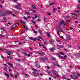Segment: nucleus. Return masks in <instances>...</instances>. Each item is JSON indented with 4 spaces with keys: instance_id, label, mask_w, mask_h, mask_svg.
Returning <instances> with one entry per match:
<instances>
[{
    "instance_id": "obj_12",
    "label": "nucleus",
    "mask_w": 80,
    "mask_h": 80,
    "mask_svg": "<svg viewBox=\"0 0 80 80\" xmlns=\"http://www.w3.org/2000/svg\"><path fill=\"white\" fill-rule=\"evenodd\" d=\"M46 34L47 35H48V37L49 38H50V33L49 32H47Z\"/></svg>"
},
{
    "instance_id": "obj_24",
    "label": "nucleus",
    "mask_w": 80,
    "mask_h": 80,
    "mask_svg": "<svg viewBox=\"0 0 80 80\" xmlns=\"http://www.w3.org/2000/svg\"><path fill=\"white\" fill-rule=\"evenodd\" d=\"M7 52H9V53L10 54H13V52L12 51H8Z\"/></svg>"
},
{
    "instance_id": "obj_36",
    "label": "nucleus",
    "mask_w": 80,
    "mask_h": 80,
    "mask_svg": "<svg viewBox=\"0 0 80 80\" xmlns=\"http://www.w3.org/2000/svg\"><path fill=\"white\" fill-rule=\"evenodd\" d=\"M8 75H10V77H12V78H13V75H12L10 73H9L8 74Z\"/></svg>"
},
{
    "instance_id": "obj_37",
    "label": "nucleus",
    "mask_w": 80,
    "mask_h": 80,
    "mask_svg": "<svg viewBox=\"0 0 80 80\" xmlns=\"http://www.w3.org/2000/svg\"><path fill=\"white\" fill-rule=\"evenodd\" d=\"M34 16L35 17V18H37V15L34 14Z\"/></svg>"
},
{
    "instance_id": "obj_14",
    "label": "nucleus",
    "mask_w": 80,
    "mask_h": 80,
    "mask_svg": "<svg viewBox=\"0 0 80 80\" xmlns=\"http://www.w3.org/2000/svg\"><path fill=\"white\" fill-rule=\"evenodd\" d=\"M15 60L16 61H18V62H22V60L20 59L16 58Z\"/></svg>"
},
{
    "instance_id": "obj_16",
    "label": "nucleus",
    "mask_w": 80,
    "mask_h": 80,
    "mask_svg": "<svg viewBox=\"0 0 80 80\" xmlns=\"http://www.w3.org/2000/svg\"><path fill=\"white\" fill-rule=\"evenodd\" d=\"M45 54V52H41L39 53V55H44Z\"/></svg>"
},
{
    "instance_id": "obj_17",
    "label": "nucleus",
    "mask_w": 80,
    "mask_h": 80,
    "mask_svg": "<svg viewBox=\"0 0 80 80\" xmlns=\"http://www.w3.org/2000/svg\"><path fill=\"white\" fill-rule=\"evenodd\" d=\"M47 72L49 75H52V73L49 71H47Z\"/></svg>"
},
{
    "instance_id": "obj_44",
    "label": "nucleus",
    "mask_w": 80,
    "mask_h": 80,
    "mask_svg": "<svg viewBox=\"0 0 80 80\" xmlns=\"http://www.w3.org/2000/svg\"><path fill=\"white\" fill-rule=\"evenodd\" d=\"M38 38H39L40 39H41L42 38V37H41V36H39L38 37Z\"/></svg>"
},
{
    "instance_id": "obj_19",
    "label": "nucleus",
    "mask_w": 80,
    "mask_h": 80,
    "mask_svg": "<svg viewBox=\"0 0 80 80\" xmlns=\"http://www.w3.org/2000/svg\"><path fill=\"white\" fill-rule=\"evenodd\" d=\"M74 55L75 56V57H79L78 54H74Z\"/></svg>"
},
{
    "instance_id": "obj_29",
    "label": "nucleus",
    "mask_w": 80,
    "mask_h": 80,
    "mask_svg": "<svg viewBox=\"0 0 80 80\" xmlns=\"http://www.w3.org/2000/svg\"><path fill=\"white\" fill-rule=\"evenodd\" d=\"M72 15H74V16L77 17V15H76V13H75V12L72 13Z\"/></svg>"
},
{
    "instance_id": "obj_9",
    "label": "nucleus",
    "mask_w": 80,
    "mask_h": 80,
    "mask_svg": "<svg viewBox=\"0 0 80 80\" xmlns=\"http://www.w3.org/2000/svg\"><path fill=\"white\" fill-rule=\"evenodd\" d=\"M59 27V28H61V29H59V31H60V32H62V33H63V31H62V30H63V29L62 28H61V27H60V26H58Z\"/></svg>"
},
{
    "instance_id": "obj_43",
    "label": "nucleus",
    "mask_w": 80,
    "mask_h": 80,
    "mask_svg": "<svg viewBox=\"0 0 80 80\" xmlns=\"http://www.w3.org/2000/svg\"><path fill=\"white\" fill-rule=\"evenodd\" d=\"M44 23H45V22L46 21V18L45 17L44 18Z\"/></svg>"
},
{
    "instance_id": "obj_30",
    "label": "nucleus",
    "mask_w": 80,
    "mask_h": 80,
    "mask_svg": "<svg viewBox=\"0 0 80 80\" xmlns=\"http://www.w3.org/2000/svg\"><path fill=\"white\" fill-rule=\"evenodd\" d=\"M0 16H1L2 17L3 16H5V14L3 13H2L0 15Z\"/></svg>"
},
{
    "instance_id": "obj_41",
    "label": "nucleus",
    "mask_w": 80,
    "mask_h": 80,
    "mask_svg": "<svg viewBox=\"0 0 80 80\" xmlns=\"http://www.w3.org/2000/svg\"><path fill=\"white\" fill-rule=\"evenodd\" d=\"M18 75H19V74L18 73L16 75H15L14 76V77H15V78H17V77Z\"/></svg>"
},
{
    "instance_id": "obj_58",
    "label": "nucleus",
    "mask_w": 80,
    "mask_h": 80,
    "mask_svg": "<svg viewBox=\"0 0 80 80\" xmlns=\"http://www.w3.org/2000/svg\"><path fill=\"white\" fill-rule=\"evenodd\" d=\"M33 13H36V11L35 10H33Z\"/></svg>"
},
{
    "instance_id": "obj_42",
    "label": "nucleus",
    "mask_w": 80,
    "mask_h": 80,
    "mask_svg": "<svg viewBox=\"0 0 80 80\" xmlns=\"http://www.w3.org/2000/svg\"><path fill=\"white\" fill-rule=\"evenodd\" d=\"M31 22H32L33 23H34V24H35V23H36V22H35L34 21H33L31 20Z\"/></svg>"
},
{
    "instance_id": "obj_5",
    "label": "nucleus",
    "mask_w": 80,
    "mask_h": 80,
    "mask_svg": "<svg viewBox=\"0 0 80 80\" xmlns=\"http://www.w3.org/2000/svg\"><path fill=\"white\" fill-rule=\"evenodd\" d=\"M30 39L31 40H33V41H36V40H37V39L36 38H32V37H31L30 38Z\"/></svg>"
},
{
    "instance_id": "obj_3",
    "label": "nucleus",
    "mask_w": 80,
    "mask_h": 80,
    "mask_svg": "<svg viewBox=\"0 0 80 80\" xmlns=\"http://www.w3.org/2000/svg\"><path fill=\"white\" fill-rule=\"evenodd\" d=\"M40 59L41 60H42V62H46V61H47V59L46 58H40Z\"/></svg>"
},
{
    "instance_id": "obj_64",
    "label": "nucleus",
    "mask_w": 80,
    "mask_h": 80,
    "mask_svg": "<svg viewBox=\"0 0 80 80\" xmlns=\"http://www.w3.org/2000/svg\"><path fill=\"white\" fill-rule=\"evenodd\" d=\"M12 70V69H9V72H11Z\"/></svg>"
},
{
    "instance_id": "obj_48",
    "label": "nucleus",
    "mask_w": 80,
    "mask_h": 80,
    "mask_svg": "<svg viewBox=\"0 0 80 80\" xmlns=\"http://www.w3.org/2000/svg\"><path fill=\"white\" fill-rule=\"evenodd\" d=\"M56 41H57V42H61V41L58 39H57Z\"/></svg>"
},
{
    "instance_id": "obj_13",
    "label": "nucleus",
    "mask_w": 80,
    "mask_h": 80,
    "mask_svg": "<svg viewBox=\"0 0 80 80\" xmlns=\"http://www.w3.org/2000/svg\"><path fill=\"white\" fill-rule=\"evenodd\" d=\"M38 32L40 33V34H42V31L40 29H39L38 31Z\"/></svg>"
},
{
    "instance_id": "obj_2",
    "label": "nucleus",
    "mask_w": 80,
    "mask_h": 80,
    "mask_svg": "<svg viewBox=\"0 0 80 80\" xmlns=\"http://www.w3.org/2000/svg\"><path fill=\"white\" fill-rule=\"evenodd\" d=\"M58 55L59 57H60L61 58H63V59H65V57H67L66 55L63 56L60 55Z\"/></svg>"
},
{
    "instance_id": "obj_26",
    "label": "nucleus",
    "mask_w": 80,
    "mask_h": 80,
    "mask_svg": "<svg viewBox=\"0 0 80 80\" xmlns=\"http://www.w3.org/2000/svg\"><path fill=\"white\" fill-rule=\"evenodd\" d=\"M65 25H66V22H64L62 24V27H64V26H65Z\"/></svg>"
},
{
    "instance_id": "obj_25",
    "label": "nucleus",
    "mask_w": 80,
    "mask_h": 80,
    "mask_svg": "<svg viewBox=\"0 0 80 80\" xmlns=\"http://www.w3.org/2000/svg\"><path fill=\"white\" fill-rule=\"evenodd\" d=\"M49 42L51 44H53V41L51 40H50Z\"/></svg>"
},
{
    "instance_id": "obj_62",
    "label": "nucleus",
    "mask_w": 80,
    "mask_h": 80,
    "mask_svg": "<svg viewBox=\"0 0 80 80\" xmlns=\"http://www.w3.org/2000/svg\"><path fill=\"white\" fill-rule=\"evenodd\" d=\"M18 57H21V55H20V54H19L18 55Z\"/></svg>"
},
{
    "instance_id": "obj_50",
    "label": "nucleus",
    "mask_w": 80,
    "mask_h": 80,
    "mask_svg": "<svg viewBox=\"0 0 80 80\" xmlns=\"http://www.w3.org/2000/svg\"><path fill=\"white\" fill-rule=\"evenodd\" d=\"M33 71H34V72H38V71L37 70H36V69H34V70H33Z\"/></svg>"
},
{
    "instance_id": "obj_55",
    "label": "nucleus",
    "mask_w": 80,
    "mask_h": 80,
    "mask_svg": "<svg viewBox=\"0 0 80 80\" xmlns=\"http://www.w3.org/2000/svg\"><path fill=\"white\" fill-rule=\"evenodd\" d=\"M43 43L45 45H47V42H46L44 41L43 42Z\"/></svg>"
},
{
    "instance_id": "obj_34",
    "label": "nucleus",
    "mask_w": 80,
    "mask_h": 80,
    "mask_svg": "<svg viewBox=\"0 0 80 80\" xmlns=\"http://www.w3.org/2000/svg\"><path fill=\"white\" fill-rule=\"evenodd\" d=\"M0 37H5V36L3 35H2V34H0Z\"/></svg>"
},
{
    "instance_id": "obj_22",
    "label": "nucleus",
    "mask_w": 80,
    "mask_h": 80,
    "mask_svg": "<svg viewBox=\"0 0 80 80\" xmlns=\"http://www.w3.org/2000/svg\"><path fill=\"white\" fill-rule=\"evenodd\" d=\"M18 26H19V24L18 23H15V27H18Z\"/></svg>"
},
{
    "instance_id": "obj_8",
    "label": "nucleus",
    "mask_w": 80,
    "mask_h": 80,
    "mask_svg": "<svg viewBox=\"0 0 80 80\" xmlns=\"http://www.w3.org/2000/svg\"><path fill=\"white\" fill-rule=\"evenodd\" d=\"M35 67H37V68H40V66H39L37 64L35 63Z\"/></svg>"
},
{
    "instance_id": "obj_11",
    "label": "nucleus",
    "mask_w": 80,
    "mask_h": 80,
    "mask_svg": "<svg viewBox=\"0 0 80 80\" xmlns=\"http://www.w3.org/2000/svg\"><path fill=\"white\" fill-rule=\"evenodd\" d=\"M7 58H8V59H10H10H12V58H13V57H11L10 56H7Z\"/></svg>"
},
{
    "instance_id": "obj_49",
    "label": "nucleus",
    "mask_w": 80,
    "mask_h": 80,
    "mask_svg": "<svg viewBox=\"0 0 80 80\" xmlns=\"http://www.w3.org/2000/svg\"><path fill=\"white\" fill-rule=\"evenodd\" d=\"M75 78H76L78 79V76L77 75L76 76Z\"/></svg>"
},
{
    "instance_id": "obj_47",
    "label": "nucleus",
    "mask_w": 80,
    "mask_h": 80,
    "mask_svg": "<svg viewBox=\"0 0 80 80\" xmlns=\"http://www.w3.org/2000/svg\"><path fill=\"white\" fill-rule=\"evenodd\" d=\"M54 4H55V2H52L50 3V5H53Z\"/></svg>"
},
{
    "instance_id": "obj_46",
    "label": "nucleus",
    "mask_w": 80,
    "mask_h": 80,
    "mask_svg": "<svg viewBox=\"0 0 80 80\" xmlns=\"http://www.w3.org/2000/svg\"><path fill=\"white\" fill-rule=\"evenodd\" d=\"M60 54H61V55H64V53H63L62 52H60Z\"/></svg>"
},
{
    "instance_id": "obj_15",
    "label": "nucleus",
    "mask_w": 80,
    "mask_h": 80,
    "mask_svg": "<svg viewBox=\"0 0 80 80\" xmlns=\"http://www.w3.org/2000/svg\"><path fill=\"white\" fill-rule=\"evenodd\" d=\"M57 47H58V48H62L63 47V46L62 45L60 46L59 45H58L57 46Z\"/></svg>"
},
{
    "instance_id": "obj_31",
    "label": "nucleus",
    "mask_w": 80,
    "mask_h": 80,
    "mask_svg": "<svg viewBox=\"0 0 80 80\" xmlns=\"http://www.w3.org/2000/svg\"><path fill=\"white\" fill-rule=\"evenodd\" d=\"M23 18L25 20H27V18L25 16L23 17Z\"/></svg>"
},
{
    "instance_id": "obj_53",
    "label": "nucleus",
    "mask_w": 80,
    "mask_h": 80,
    "mask_svg": "<svg viewBox=\"0 0 80 80\" xmlns=\"http://www.w3.org/2000/svg\"><path fill=\"white\" fill-rule=\"evenodd\" d=\"M35 18H36L34 17H32V19H33V20H35Z\"/></svg>"
},
{
    "instance_id": "obj_61",
    "label": "nucleus",
    "mask_w": 80,
    "mask_h": 80,
    "mask_svg": "<svg viewBox=\"0 0 80 80\" xmlns=\"http://www.w3.org/2000/svg\"><path fill=\"white\" fill-rule=\"evenodd\" d=\"M40 21H41V19H38V22H40Z\"/></svg>"
},
{
    "instance_id": "obj_56",
    "label": "nucleus",
    "mask_w": 80,
    "mask_h": 80,
    "mask_svg": "<svg viewBox=\"0 0 80 80\" xmlns=\"http://www.w3.org/2000/svg\"><path fill=\"white\" fill-rule=\"evenodd\" d=\"M0 8H3V7L2 6V5H0Z\"/></svg>"
},
{
    "instance_id": "obj_23",
    "label": "nucleus",
    "mask_w": 80,
    "mask_h": 80,
    "mask_svg": "<svg viewBox=\"0 0 80 80\" xmlns=\"http://www.w3.org/2000/svg\"><path fill=\"white\" fill-rule=\"evenodd\" d=\"M5 75L6 76V77H8V78L9 77V75H8V74L7 73H5Z\"/></svg>"
},
{
    "instance_id": "obj_32",
    "label": "nucleus",
    "mask_w": 80,
    "mask_h": 80,
    "mask_svg": "<svg viewBox=\"0 0 80 80\" xmlns=\"http://www.w3.org/2000/svg\"><path fill=\"white\" fill-rule=\"evenodd\" d=\"M63 22H64V21H63V20H61V21H60V22H61V23L62 24L63 23Z\"/></svg>"
},
{
    "instance_id": "obj_33",
    "label": "nucleus",
    "mask_w": 80,
    "mask_h": 80,
    "mask_svg": "<svg viewBox=\"0 0 80 80\" xmlns=\"http://www.w3.org/2000/svg\"><path fill=\"white\" fill-rule=\"evenodd\" d=\"M70 77H71V78H72V79H73V76L72 75H71L70 76Z\"/></svg>"
},
{
    "instance_id": "obj_18",
    "label": "nucleus",
    "mask_w": 80,
    "mask_h": 80,
    "mask_svg": "<svg viewBox=\"0 0 80 80\" xmlns=\"http://www.w3.org/2000/svg\"><path fill=\"white\" fill-rule=\"evenodd\" d=\"M32 8L33 9H36V8L35 7V6L34 5H32Z\"/></svg>"
},
{
    "instance_id": "obj_21",
    "label": "nucleus",
    "mask_w": 80,
    "mask_h": 80,
    "mask_svg": "<svg viewBox=\"0 0 80 80\" xmlns=\"http://www.w3.org/2000/svg\"><path fill=\"white\" fill-rule=\"evenodd\" d=\"M59 33H60V31H57V34L58 35H59V37H60V35Z\"/></svg>"
},
{
    "instance_id": "obj_4",
    "label": "nucleus",
    "mask_w": 80,
    "mask_h": 80,
    "mask_svg": "<svg viewBox=\"0 0 80 80\" xmlns=\"http://www.w3.org/2000/svg\"><path fill=\"white\" fill-rule=\"evenodd\" d=\"M20 21L21 23H23V24H24V25H25V24H26V22L24 21H22V20H20Z\"/></svg>"
},
{
    "instance_id": "obj_59",
    "label": "nucleus",
    "mask_w": 80,
    "mask_h": 80,
    "mask_svg": "<svg viewBox=\"0 0 80 80\" xmlns=\"http://www.w3.org/2000/svg\"><path fill=\"white\" fill-rule=\"evenodd\" d=\"M77 75H78V77H80V74H79L78 73H77Z\"/></svg>"
},
{
    "instance_id": "obj_6",
    "label": "nucleus",
    "mask_w": 80,
    "mask_h": 80,
    "mask_svg": "<svg viewBox=\"0 0 80 80\" xmlns=\"http://www.w3.org/2000/svg\"><path fill=\"white\" fill-rule=\"evenodd\" d=\"M50 50L51 51H55V50H56V49L54 47H52L50 48Z\"/></svg>"
},
{
    "instance_id": "obj_35",
    "label": "nucleus",
    "mask_w": 80,
    "mask_h": 80,
    "mask_svg": "<svg viewBox=\"0 0 80 80\" xmlns=\"http://www.w3.org/2000/svg\"><path fill=\"white\" fill-rule=\"evenodd\" d=\"M52 60H54V61H55L56 60V58H52Z\"/></svg>"
},
{
    "instance_id": "obj_60",
    "label": "nucleus",
    "mask_w": 80,
    "mask_h": 80,
    "mask_svg": "<svg viewBox=\"0 0 80 80\" xmlns=\"http://www.w3.org/2000/svg\"><path fill=\"white\" fill-rule=\"evenodd\" d=\"M37 31H34V33H35V34H37Z\"/></svg>"
},
{
    "instance_id": "obj_10",
    "label": "nucleus",
    "mask_w": 80,
    "mask_h": 80,
    "mask_svg": "<svg viewBox=\"0 0 80 80\" xmlns=\"http://www.w3.org/2000/svg\"><path fill=\"white\" fill-rule=\"evenodd\" d=\"M8 64L9 65H10V66H11L12 68V67H13V64H12L10 62H8Z\"/></svg>"
},
{
    "instance_id": "obj_63",
    "label": "nucleus",
    "mask_w": 80,
    "mask_h": 80,
    "mask_svg": "<svg viewBox=\"0 0 80 80\" xmlns=\"http://www.w3.org/2000/svg\"><path fill=\"white\" fill-rule=\"evenodd\" d=\"M23 54H24V55H26V56L27 55V53L24 52Z\"/></svg>"
},
{
    "instance_id": "obj_39",
    "label": "nucleus",
    "mask_w": 80,
    "mask_h": 80,
    "mask_svg": "<svg viewBox=\"0 0 80 80\" xmlns=\"http://www.w3.org/2000/svg\"><path fill=\"white\" fill-rule=\"evenodd\" d=\"M25 13L26 15H30V13L29 12H26Z\"/></svg>"
},
{
    "instance_id": "obj_27",
    "label": "nucleus",
    "mask_w": 80,
    "mask_h": 80,
    "mask_svg": "<svg viewBox=\"0 0 80 80\" xmlns=\"http://www.w3.org/2000/svg\"><path fill=\"white\" fill-rule=\"evenodd\" d=\"M32 74L33 75H37V72H32Z\"/></svg>"
},
{
    "instance_id": "obj_45",
    "label": "nucleus",
    "mask_w": 80,
    "mask_h": 80,
    "mask_svg": "<svg viewBox=\"0 0 80 80\" xmlns=\"http://www.w3.org/2000/svg\"><path fill=\"white\" fill-rule=\"evenodd\" d=\"M60 25H62V23H61V22H60L58 24V26H60Z\"/></svg>"
},
{
    "instance_id": "obj_28",
    "label": "nucleus",
    "mask_w": 80,
    "mask_h": 80,
    "mask_svg": "<svg viewBox=\"0 0 80 80\" xmlns=\"http://www.w3.org/2000/svg\"><path fill=\"white\" fill-rule=\"evenodd\" d=\"M55 10H56V8H53V12L54 13V12H55Z\"/></svg>"
},
{
    "instance_id": "obj_57",
    "label": "nucleus",
    "mask_w": 80,
    "mask_h": 80,
    "mask_svg": "<svg viewBox=\"0 0 80 80\" xmlns=\"http://www.w3.org/2000/svg\"><path fill=\"white\" fill-rule=\"evenodd\" d=\"M14 12H15V13H18V11H16V10H14Z\"/></svg>"
},
{
    "instance_id": "obj_52",
    "label": "nucleus",
    "mask_w": 80,
    "mask_h": 80,
    "mask_svg": "<svg viewBox=\"0 0 80 80\" xmlns=\"http://www.w3.org/2000/svg\"><path fill=\"white\" fill-rule=\"evenodd\" d=\"M68 47L70 48H72V46H70V45H68Z\"/></svg>"
},
{
    "instance_id": "obj_20",
    "label": "nucleus",
    "mask_w": 80,
    "mask_h": 80,
    "mask_svg": "<svg viewBox=\"0 0 80 80\" xmlns=\"http://www.w3.org/2000/svg\"><path fill=\"white\" fill-rule=\"evenodd\" d=\"M4 70L6 72H7V67L6 66H5L4 67Z\"/></svg>"
},
{
    "instance_id": "obj_51",
    "label": "nucleus",
    "mask_w": 80,
    "mask_h": 80,
    "mask_svg": "<svg viewBox=\"0 0 80 80\" xmlns=\"http://www.w3.org/2000/svg\"><path fill=\"white\" fill-rule=\"evenodd\" d=\"M47 14L50 16L51 15V14H50V13L48 12Z\"/></svg>"
},
{
    "instance_id": "obj_40",
    "label": "nucleus",
    "mask_w": 80,
    "mask_h": 80,
    "mask_svg": "<svg viewBox=\"0 0 80 80\" xmlns=\"http://www.w3.org/2000/svg\"><path fill=\"white\" fill-rule=\"evenodd\" d=\"M65 17L66 18H70V16H65Z\"/></svg>"
},
{
    "instance_id": "obj_1",
    "label": "nucleus",
    "mask_w": 80,
    "mask_h": 80,
    "mask_svg": "<svg viewBox=\"0 0 80 80\" xmlns=\"http://www.w3.org/2000/svg\"><path fill=\"white\" fill-rule=\"evenodd\" d=\"M52 71L54 74L56 75V76L57 77H59V74L57 72H56V71L55 70H52Z\"/></svg>"
},
{
    "instance_id": "obj_7",
    "label": "nucleus",
    "mask_w": 80,
    "mask_h": 80,
    "mask_svg": "<svg viewBox=\"0 0 80 80\" xmlns=\"http://www.w3.org/2000/svg\"><path fill=\"white\" fill-rule=\"evenodd\" d=\"M14 7L15 8H16V9H20V7L17 5L14 6Z\"/></svg>"
},
{
    "instance_id": "obj_54",
    "label": "nucleus",
    "mask_w": 80,
    "mask_h": 80,
    "mask_svg": "<svg viewBox=\"0 0 80 80\" xmlns=\"http://www.w3.org/2000/svg\"><path fill=\"white\" fill-rule=\"evenodd\" d=\"M42 48H43L45 49H46L47 48H46V47L45 46H43L42 47Z\"/></svg>"
},
{
    "instance_id": "obj_38",
    "label": "nucleus",
    "mask_w": 80,
    "mask_h": 80,
    "mask_svg": "<svg viewBox=\"0 0 80 80\" xmlns=\"http://www.w3.org/2000/svg\"><path fill=\"white\" fill-rule=\"evenodd\" d=\"M20 52H21V51L20 50L18 49L17 50V52H18V53H20Z\"/></svg>"
}]
</instances>
